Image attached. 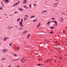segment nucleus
I'll list each match as a JSON object with an SVG mask.
<instances>
[{
	"mask_svg": "<svg viewBox=\"0 0 67 67\" xmlns=\"http://www.w3.org/2000/svg\"><path fill=\"white\" fill-rule=\"evenodd\" d=\"M58 3H59V2H58L56 3H54L53 4V7H56V6H57V4H58Z\"/></svg>",
	"mask_w": 67,
	"mask_h": 67,
	"instance_id": "obj_1",
	"label": "nucleus"
},
{
	"mask_svg": "<svg viewBox=\"0 0 67 67\" xmlns=\"http://www.w3.org/2000/svg\"><path fill=\"white\" fill-rule=\"evenodd\" d=\"M8 37H7V38H6L5 37H4V38L3 39V41H6V40H7V39H8Z\"/></svg>",
	"mask_w": 67,
	"mask_h": 67,
	"instance_id": "obj_2",
	"label": "nucleus"
},
{
	"mask_svg": "<svg viewBox=\"0 0 67 67\" xmlns=\"http://www.w3.org/2000/svg\"><path fill=\"white\" fill-rule=\"evenodd\" d=\"M7 29H9V30H11V26H8L7 27Z\"/></svg>",
	"mask_w": 67,
	"mask_h": 67,
	"instance_id": "obj_3",
	"label": "nucleus"
},
{
	"mask_svg": "<svg viewBox=\"0 0 67 67\" xmlns=\"http://www.w3.org/2000/svg\"><path fill=\"white\" fill-rule=\"evenodd\" d=\"M26 2H27V1H26V0H24V1H23V3H26Z\"/></svg>",
	"mask_w": 67,
	"mask_h": 67,
	"instance_id": "obj_4",
	"label": "nucleus"
},
{
	"mask_svg": "<svg viewBox=\"0 0 67 67\" xmlns=\"http://www.w3.org/2000/svg\"><path fill=\"white\" fill-rule=\"evenodd\" d=\"M35 15L31 16L30 18L31 19H32L33 18H35Z\"/></svg>",
	"mask_w": 67,
	"mask_h": 67,
	"instance_id": "obj_5",
	"label": "nucleus"
},
{
	"mask_svg": "<svg viewBox=\"0 0 67 67\" xmlns=\"http://www.w3.org/2000/svg\"><path fill=\"white\" fill-rule=\"evenodd\" d=\"M4 0L5 3H8V2H9V1L8 0Z\"/></svg>",
	"mask_w": 67,
	"mask_h": 67,
	"instance_id": "obj_6",
	"label": "nucleus"
},
{
	"mask_svg": "<svg viewBox=\"0 0 67 67\" xmlns=\"http://www.w3.org/2000/svg\"><path fill=\"white\" fill-rule=\"evenodd\" d=\"M2 51L3 53H4V52H5V49H2Z\"/></svg>",
	"mask_w": 67,
	"mask_h": 67,
	"instance_id": "obj_7",
	"label": "nucleus"
},
{
	"mask_svg": "<svg viewBox=\"0 0 67 67\" xmlns=\"http://www.w3.org/2000/svg\"><path fill=\"white\" fill-rule=\"evenodd\" d=\"M19 25L20 26H21V27H23L24 26L23 25H22V24H19Z\"/></svg>",
	"mask_w": 67,
	"mask_h": 67,
	"instance_id": "obj_8",
	"label": "nucleus"
},
{
	"mask_svg": "<svg viewBox=\"0 0 67 67\" xmlns=\"http://www.w3.org/2000/svg\"><path fill=\"white\" fill-rule=\"evenodd\" d=\"M24 8H25V9H27V8H28V7H27L26 6V5H24Z\"/></svg>",
	"mask_w": 67,
	"mask_h": 67,
	"instance_id": "obj_9",
	"label": "nucleus"
},
{
	"mask_svg": "<svg viewBox=\"0 0 67 67\" xmlns=\"http://www.w3.org/2000/svg\"><path fill=\"white\" fill-rule=\"evenodd\" d=\"M37 19H35V20H34L33 21V22H36V21H37Z\"/></svg>",
	"mask_w": 67,
	"mask_h": 67,
	"instance_id": "obj_10",
	"label": "nucleus"
},
{
	"mask_svg": "<svg viewBox=\"0 0 67 67\" xmlns=\"http://www.w3.org/2000/svg\"><path fill=\"white\" fill-rule=\"evenodd\" d=\"M33 5H34V7H36V5H37V4L35 3H34V4Z\"/></svg>",
	"mask_w": 67,
	"mask_h": 67,
	"instance_id": "obj_11",
	"label": "nucleus"
},
{
	"mask_svg": "<svg viewBox=\"0 0 67 67\" xmlns=\"http://www.w3.org/2000/svg\"><path fill=\"white\" fill-rule=\"evenodd\" d=\"M30 34H28V35L27 37V38H29V37H30Z\"/></svg>",
	"mask_w": 67,
	"mask_h": 67,
	"instance_id": "obj_12",
	"label": "nucleus"
},
{
	"mask_svg": "<svg viewBox=\"0 0 67 67\" xmlns=\"http://www.w3.org/2000/svg\"><path fill=\"white\" fill-rule=\"evenodd\" d=\"M24 59V58L22 59V62H22V63H23V62H24V60H23V59Z\"/></svg>",
	"mask_w": 67,
	"mask_h": 67,
	"instance_id": "obj_13",
	"label": "nucleus"
},
{
	"mask_svg": "<svg viewBox=\"0 0 67 67\" xmlns=\"http://www.w3.org/2000/svg\"><path fill=\"white\" fill-rule=\"evenodd\" d=\"M27 32V31H25L24 32H23V34H25L26 32Z\"/></svg>",
	"mask_w": 67,
	"mask_h": 67,
	"instance_id": "obj_14",
	"label": "nucleus"
},
{
	"mask_svg": "<svg viewBox=\"0 0 67 67\" xmlns=\"http://www.w3.org/2000/svg\"><path fill=\"white\" fill-rule=\"evenodd\" d=\"M19 24H22V22L20 21L19 22Z\"/></svg>",
	"mask_w": 67,
	"mask_h": 67,
	"instance_id": "obj_15",
	"label": "nucleus"
},
{
	"mask_svg": "<svg viewBox=\"0 0 67 67\" xmlns=\"http://www.w3.org/2000/svg\"><path fill=\"white\" fill-rule=\"evenodd\" d=\"M20 18H19V19H17V22H18V21H20Z\"/></svg>",
	"mask_w": 67,
	"mask_h": 67,
	"instance_id": "obj_16",
	"label": "nucleus"
},
{
	"mask_svg": "<svg viewBox=\"0 0 67 67\" xmlns=\"http://www.w3.org/2000/svg\"><path fill=\"white\" fill-rule=\"evenodd\" d=\"M19 2L17 3H16V4H14V5H17V4H19Z\"/></svg>",
	"mask_w": 67,
	"mask_h": 67,
	"instance_id": "obj_17",
	"label": "nucleus"
},
{
	"mask_svg": "<svg viewBox=\"0 0 67 67\" xmlns=\"http://www.w3.org/2000/svg\"><path fill=\"white\" fill-rule=\"evenodd\" d=\"M51 22V21H49L48 23H47V25H49V23Z\"/></svg>",
	"mask_w": 67,
	"mask_h": 67,
	"instance_id": "obj_18",
	"label": "nucleus"
},
{
	"mask_svg": "<svg viewBox=\"0 0 67 67\" xmlns=\"http://www.w3.org/2000/svg\"><path fill=\"white\" fill-rule=\"evenodd\" d=\"M51 28V29H54V27H53V26H52Z\"/></svg>",
	"mask_w": 67,
	"mask_h": 67,
	"instance_id": "obj_19",
	"label": "nucleus"
},
{
	"mask_svg": "<svg viewBox=\"0 0 67 67\" xmlns=\"http://www.w3.org/2000/svg\"><path fill=\"white\" fill-rule=\"evenodd\" d=\"M19 10H20V11H23L22 9H21V8H20L19 9Z\"/></svg>",
	"mask_w": 67,
	"mask_h": 67,
	"instance_id": "obj_20",
	"label": "nucleus"
},
{
	"mask_svg": "<svg viewBox=\"0 0 67 67\" xmlns=\"http://www.w3.org/2000/svg\"><path fill=\"white\" fill-rule=\"evenodd\" d=\"M29 8H31V4H30Z\"/></svg>",
	"mask_w": 67,
	"mask_h": 67,
	"instance_id": "obj_21",
	"label": "nucleus"
},
{
	"mask_svg": "<svg viewBox=\"0 0 67 67\" xmlns=\"http://www.w3.org/2000/svg\"><path fill=\"white\" fill-rule=\"evenodd\" d=\"M18 59H16L15 60H12V61H13H13H16V60H18Z\"/></svg>",
	"mask_w": 67,
	"mask_h": 67,
	"instance_id": "obj_22",
	"label": "nucleus"
},
{
	"mask_svg": "<svg viewBox=\"0 0 67 67\" xmlns=\"http://www.w3.org/2000/svg\"><path fill=\"white\" fill-rule=\"evenodd\" d=\"M24 20H25L26 19H27V18L24 17Z\"/></svg>",
	"mask_w": 67,
	"mask_h": 67,
	"instance_id": "obj_23",
	"label": "nucleus"
},
{
	"mask_svg": "<svg viewBox=\"0 0 67 67\" xmlns=\"http://www.w3.org/2000/svg\"><path fill=\"white\" fill-rule=\"evenodd\" d=\"M46 11H48V10H44V11H43L44 12H45V13H46Z\"/></svg>",
	"mask_w": 67,
	"mask_h": 67,
	"instance_id": "obj_24",
	"label": "nucleus"
},
{
	"mask_svg": "<svg viewBox=\"0 0 67 67\" xmlns=\"http://www.w3.org/2000/svg\"><path fill=\"white\" fill-rule=\"evenodd\" d=\"M22 28H19V30H22Z\"/></svg>",
	"mask_w": 67,
	"mask_h": 67,
	"instance_id": "obj_25",
	"label": "nucleus"
},
{
	"mask_svg": "<svg viewBox=\"0 0 67 67\" xmlns=\"http://www.w3.org/2000/svg\"><path fill=\"white\" fill-rule=\"evenodd\" d=\"M54 22L55 23V24H57V21H55Z\"/></svg>",
	"mask_w": 67,
	"mask_h": 67,
	"instance_id": "obj_26",
	"label": "nucleus"
},
{
	"mask_svg": "<svg viewBox=\"0 0 67 67\" xmlns=\"http://www.w3.org/2000/svg\"><path fill=\"white\" fill-rule=\"evenodd\" d=\"M24 16H25V17H26V16H27V17H28V15H24Z\"/></svg>",
	"mask_w": 67,
	"mask_h": 67,
	"instance_id": "obj_27",
	"label": "nucleus"
},
{
	"mask_svg": "<svg viewBox=\"0 0 67 67\" xmlns=\"http://www.w3.org/2000/svg\"><path fill=\"white\" fill-rule=\"evenodd\" d=\"M55 19V18H52V19L51 20H54Z\"/></svg>",
	"mask_w": 67,
	"mask_h": 67,
	"instance_id": "obj_28",
	"label": "nucleus"
},
{
	"mask_svg": "<svg viewBox=\"0 0 67 67\" xmlns=\"http://www.w3.org/2000/svg\"><path fill=\"white\" fill-rule=\"evenodd\" d=\"M2 7H1V8H0V10H2Z\"/></svg>",
	"mask_w": 67,
	"mask_h": 67,
	"instance_id": "obj_29",
	"label": "nucleus"
},
{
	"mask_svg": "<svg viewBox=\"0 0 67 67\" xmlns=\"http://www.w3.org/2000/svg\"><path fill=\"white\" fill-rule=\"evenodd\" d=\"M39 26H40V25H38L37 26V27H38Z\"/></svg>",
	"mask_w": 67,
	"mask_h": 67,
	"instance_id": "obj_30",
	"label": "nucleus"
},
{
	"mask_svg": "<svg viewBox=\"0 0 67 67\" xmlns=\"http://www.w3.org/2000/svg\"><path fill=\"white\" fill-rule=\"evenodd\" d=\"M21 22H23V19H21Z\"/></svg>",
	"mask_w": 67,
	"mask_h": 67,
	"instance_id": "obj_31",
	"label": "nucleus"
},
{
	"mask_svg": "<svg viewBox=\"0 0 67 67\" xmlns=\"http://www.w3.org/2000/svg\"><path fill=\"white\" fill-rule=\"evenodd\" d=\"M15 14H16L17 13V12H15Z\"/></svg>",
	"mask_w": 67,
	"mask_h": 67,
	"instance_id": "obj_32",
	"label": "nucleus"
},
{
	"mask_svg": "<svg viewBox=\"0 0 67 67\" xmlns=\"http://www.w3.org/2000/svg\"><path fill=\"white\" fill-rule=\"evenodd\" d=\"M9 45L10 46H11V43H10L9 44Z\"/></svg>",
	"mask_w": 67,
	"mask_h": 67,
	"instance_id": "obj_33",
	"label": "nucleus"
},
{
	"mask_svg": "<svg viewBox=\"0 0 67 67\" xmlns=\"http://www.w3.org/2000/svg\"><path fill=\"white\" fill-rule=\"evenodd\" d=\"M61 19H62V20L61 21H62V20H63V18H60Z\"/></svg>",
	"mask_w": 67,
	"mask_h": 67,
	"instance_id": "obj_34",
	"label": "nucleus"
},
{
	"mask_svg": "<svg viewBox=\"0 0 67 67\" xmlns=\"http://www.w3.org/2000/svg\"><path fill=\"white\" fill-rule=\"evenodd\" d=\"M3 60H5V59H6L5 58H3Z\"/></svg>",
	"mask_w": 67,
	"mask_h": 67,
	"instance_id": "obj_35",
	"label": "nucleus"
},
{
	"mask_svg": "<svg viewBox=\"0 0 67 67\" xmlns=\"http://www.w3.org/2000/svg\"><path fill=\"white\" fill-rule=\"evenodd\" d=\"M8 51V50H6L5 49V52H6V51Z\"/></svg>",
	"mask_w": 67,
	"mask_h": 67,
	"instance_id": "obj_36",
	"label": "nucleus"
},
{
	"mask_svg": "<svg viewBox=\"0 0 67 67\" xmlns=\"http://www.w3.org/2000/svg\"><path fill=\"white\" fill-rule=\"evenodd\" d=\"M52 33H53V32H50V34H52Z\"/></svg>",
	"mask_w": 67,
	"mask_h": 67,
	"instance_id": "obj_37",
	"label": "nucleus"
},
{
	"mask_svg": "<svg viewBox=\"0 0 67 67\" xmlns=\"http://www.w3.org/2000/svg\"><path fill=\"white\" fill-rule=\"evenodd\" d=\"M11 65H9L8 67H11Z\"/></svg>",
	"mask_w": 67,
	"mask_h": 67,
	"instance_id": "obj_38",
	"label": "nucleus"
},
{
	"mask_svg": "<svg viewBox=\"0 0 67 67\" xmlns=\"http://www.w3.org/2000/svg\"><path fill=\"white\" fill-rule=\"evenodd\" d=\"M65 31H64L63 32V33H65Z\"/></svg>",
	"mask_w": 67,
	"mask_h": 67,
	"instance_id": "obj_39",
	"label": "nucleus"
},
{
	"mask_svg": "<svg viewBox=\"0 0 67 67\" xmlns=\"http://www.w3.org/2000/svg\"><path fill=\"white\" fill-rule=\"evenodd\" d=\"M14 27H11V29H13V28Z\"/></svg>",
	"mask_w": 67,
	"mask_h": 67,
	"instance_id": "obj_40",
	"label": "nucleus"
},
{
	"mask_svg": "<svg viewBox=\"0 0 67 67\" xmlns=\"http://www.w3.org/2000/svg\"><path fill=\"white\" fill-rule=\"evenodd\" d=\"M55 20H53V21H52V22H55Z\"/></svg>",
	"mask_w": 67,
	"mask_h": 67,
	"instance_id": "obj_41",
	"label": "nucleus"
},
{
	"mask_svg": "<svg viewBox=\"0 0 67 67\" xmlns=\"http://www.w3.org/2000/svg\"><path fill=\"white\" fill-rule=\"evenodd\" d=\"M48 61H49L48 60H47V61H45V62H47Z\"/></svg>",
	"mask_w": 67,
	"mask_h": 67,
	"instance_id": "obj_42",
	"label": "nucleus"
},
{
	"mask_svg": "<svg viewBox=\"0 0 67 67\" xmlns=\"http://www.w3.org/2000/svg\"><path fill=\"white\" fill-rule=\"evenodd\" d=\"M16 56V54H15V55H14V56Z\"/></svg>",
	"mask_w": 67,
	"mask_h": 67,
	"instance_id": "obj_43",
	"label": "nucleus"
},
{
	"mask_svg": "<svg viewBox=\"0 0 67 67\" xmlns=\"http://www.w3.org/2000/svg\"><path fill=\"white\" fill-rule=\"evenodd\" d=\"M40 65H41L40 64H39L38 65V66H40Z\"/></svg>",
	"mask_w": 67,
	"mask_h": 67,
	"instance_id": "obj_44",
	"label": "nucleus"
},
{
	"mask_svg": "<svg viewBox=\"0 0 67 67\" xmlns=\"http://www.w3.org/2000/svg\"><path fill=\"white\" fill-rule=\"evenodd\" d=\"M4 15H7V14H4Z\"/></svg>",
	"mask_w": 67,
	"mask_h": 67,
	"instance_id": "obj_45",
	"label": "nucleus"
},
{
	"mask_svg": "<svg viewBox=\"0 0 67 67\" xmlns=\"http://www.w3.org/2000/svg\"><path fill=\"white\" fill-rule=\"evenodd\" d=\"M19 48H18L17 49V50H19V47H18Z\"/></svg>",
	"mask_w": 67,
	"mask_h": 67,
	"instance_id": "obj_46",
	"label": "nucleus"
},
{
	"mask_svg": "<svg viewBox=\"0 0 67 67\" xmlns=\"http://www.w3.org/2000/svg\"><path fill=\"white\" fill-rule=\"evenodd\" d=\"M40 23L38 25H40Z\"/></svg>",
	"mask_w": 67,
	"mask_h": 67,
	"instance_id": "obj_47",
	"label": "nucleus"
},
{
	"mask_svg": "<svg viewBox=\"0 0 67 67\" xmlns=\"http://www.w3.org/2000/svg\"><path fill=\"white\" fill-rule=\"evenodd\" d=\"M47 42H49V41H47Z\"/></svg>",
	"mask_w": 67,
	"mask_h": 67,
	"instance_id": "obj_48",
	"label": "nucleus"
},
{
	"mask_svg": "<svg viewBox=\"0 0 67 67\" xmlns=\"http://www.w3.org/2000/svg\"><path fill=\"white\" fill-rule=\"evenodd\" d=\"M17 26H17V25L15 26V27L16 28V27H17Z\"/></svg>",
	"mask_w": 67,
	"mask_h": 67,
	"instance_id": "obj_49",
	"label": "nucleus"
},
{
	"mask_svg": "<svg viewBox=\"0 0 67 67\" xmlns=\"http://www.w3.org/2000/svg\"><path fill=\"white\" fill-rule=\"evenodd\" d=\"M56 61H55L54 62V63H56Z\"/></svg>",
	"mask_w": 67,
	"mask_h": 67,
	"instance_id": "obj_50",
	"label": "nucleus"
},
{
	"mask_svg": "<svg viewBox=\"0 0 67 67\" xmlns=\"http://www.w3.org/2000/svg\"><path fill=\"white\" fill-rule=\"evenodd\" d=\"M42 13H44V11L42 12Z\"/></svg>",
	"mask_w": 67,
	"mask_h": 67,
	"instance_id": "obj_51",
	"label": "nucleus"
},
{
	"mask_svg": "<svg viewBox=\"0 0 67 67\" xmlns=\"http://www.w3.org/2000/svg\"><path fill=\"white\" fill-rule=\"evenodd\" d=\"M56 43H58V42H57V41H56Z\"/></svg>",
	"mask_w": 67,
	"mask_h": 67,
	"instance_id": "obj_52",
	"label": "nucleus"
},
{
	"mask_svg": "<svg viewBox=\"0 0 67 67\" xmlns=\"http://www.w3.org/2000/svg\"><path fill=\"white\" fill-rule=\"evenodd\" d=\"M10 15L11 16H12V14H10Z\"/></svg>",
	"mask_w": 67,
	"mask_h": 67,
	"instance_id": "obj_53",
	"label": "nucleus"
},
{
	"mask_svg": "<svg viewBox=\"0 0 67 67\" xmlns=\"http://www.w3.org/2000/svg\"><path fill=\"white\" fill-rule=\"evenodd\" d=\"M60 60L62 59V58H60Z\"/></svg>",
	"mask_w": 67,
	"mask_h": 67,
	"instance_id": "obj_54",
	"label": "nucleus"
},
{
	"mask_svg": "<svg viewBox=\"0 0 67 67\" xmlns=\"http://www.w3.org/2000/svg\"><path fill=\"white\" fill-rule=\"evenodd\" d=\"M1 60H3V59H1Z\"/></svg>",
	"mask_w": 67,
	"mask_h": 67,
	"instance_id": "obj_55",
	"label": "nucleus"
},
{
	"mask_svg": "<svg viewBox=\"0 0 67 67\" xmlns=\"http://www.w3.org/2000/svg\"><path fill=\"white\" fill-rule=\"evenodd\" d=\"M2 6L3 7H4V5H3L2 4Z\"/></svg>",
	"mask_w": 67,
	"mask_h": 67,
	"instance_id": "obj_56",
	"label": "nucleus"
},
{
	"mask_svg": "<svg viewBox=\"0 0 67 67\" xmlns=\"http://www.w3.org/2000/svg\"><path fill=\"white\" fill-rule=\"evenodd\" d=\"M65 28H67V27H65Z\"/></svg>",
	"mask_w": 67,
	"mask_h": 67,
	"instance_id": "obj_57",
	"label": "nucleus"
},
{
	"mask_svg": "<svg viewBox=\"0 0 67 67\" xmlns=\"http://www.w3.org/2000/svg\"><path fill=\"white\" fill-rule=\"evenodd\" d=\"M56 1H58L59 0H55Z\"/></svg>",
	"mask_w": 67,
	"mask_h": 67,
	"instance_id": "obj_58",
	"label": "nucleus"
},
{
	"mask_svg": "<svg viewBox=\"0 0 67 67\" xmlns=\"http://www.w3.org/2000/svg\"><path fill=\"white\" fill-rule=\"evenodd\" d=\"M1 3V4H2V3Z\"/></svg>",
	"mask_w": 67,
	"mask_h": 67,
	"instance_id": "obj_59",
	"label": "nucleus"
},
{
	"mask_svg": "<svg viewBox=\"0 0 67 67\" xmlns=\"http://www.w3.org/2000/svg\"><path fill=\"white\" fill-rule=\"evenodd\" d=\"M11 62H13V61L11 60Z\"/></svg>",
	"mask_w": 67,
	"mask_h": 67,
	"instance_id": "obj_60",
	"label": "nucleus"
},
{
	"mask_svg": "<svg viewBox=\"0 0 67 67\" xmlns=\"http://www.w3.org/2000/svg\"><path fill=\"white\" fill-rule=\"evenodd\" d=\"M55 26H57V24H56Z\"/></svg>",
	"mask_w": 67,
	"mask_h": 67,
	"instance_id": "obj_61",
	"label": "nucleus"
},
{
	"mask_svg": "<svg viewBox=\"0 0 67 67\" xmlns=\"http://www.w3.org/2000/svg\"><path fill=\"white\" fill-rule=\"evenodd\" d=\"M3 1H4V0H2Z\"/></svg>",
	"mask_w": 67,
	"mask_h": 67,
	"instance_id": "obj_62",
	"label": "nucleus"
},
{
	"mask_svg": "<svg viewBox=\"0 0 67 67\" xmlns=\"http://www.w3.org/2000/svg\"><path fill=\"white\" fill-rule=\"evenodd\" d=\"M52 10H53V11H54V9H52Z\"/></svg>",
	"mask_w": 67,
	"mask_h": 67,
	"instance_id": "obj_63",
	"label": "nucleus"
},
{
	"mask_svg": "<svg viewBox=\"0 0 67 67\" xmlns=\"http://www.w3.org/2000/svg\"><path fill=\"white\" fill-rule=\"evenodd\" d=\"M1 43H0V45H1Z\"/></svg>",
	"mask_w": 67,
	"mask_h": 67,
	"instance_id": "obj_64",
	"label": "nucleus"
}]
</instances>
